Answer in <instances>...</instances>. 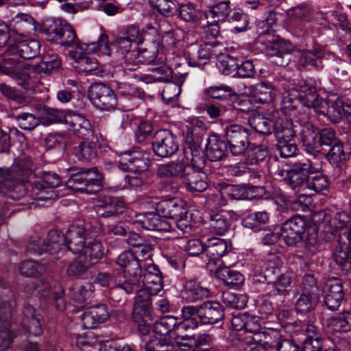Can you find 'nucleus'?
Returning a JSON list of instances; mask_svg holds the SVG:
<instances>
[{
	"label": "nucleus",
	"mask_w": 351,
	"mask_h": 351,
	"mask_svg": "<svg viewBox=\"0 0 351 351\" xmlns=\"http://www.w3.org/2000/svg\"><path fill=\"white\" fill-rule=\"evenodd\" d=\"M66 185L75 191L95 194L102 189V175L96 167L85 169L75 166L67 169Z\"/></svg>",
	"instance_id": "nucleus-1"
},
{
	"label": "nucleus",
	"mask_w": 351,
	"mask_h": 351,
	"mask_svg": "<svg viewBox=\"0 0 351 351\" xmlns=\"http://www.w3.org/2000/svg\"><path fill=\"white\" fill-rule=\"evenodd\" d=\"M309 160L295 162L288 171L278 170V176L296 193H306L308 189V178L318 171Z\"/></svg>",
	"instance_id": "nucleus-2"
},
{
	"label": "nucleus",
	"mask_w": 351,
	"mask_h": 351,
	"mask_svg": "<svg viewBox=\"0 0 351 351\" xmlns=\"http://www.w3.org/2000/svg\"><path fill=\"white\" fill-rule=\"evenodd\" d=\"M41 32L46 40L69 47L73 45L77 35L73 27L60 19L48 21L43 24Z\"/></svg>",
	"instance_id": "nucleus-3"
},
{
	"label": "nucleus",
	"mask_w": 351,
	"mask_h": 351,
	"mask_svg": "<svg viewBox=\"0 0 351 351\" xmlns=\"http://www.w3.org/2000/svg\"><path fill=\"white\" fill-rule=\"evenodd\" d=\"M319 300L316 280L312 275H305L302 279L301 294L295 304L298 313H307L314 310Z\"/></svg>",
	"instance_id": "nucleus-4"
},
{
	"label": "nucleus",
	"mask_w": 351,
	"mask_h": 351,
	"mask_svg": "<svg viewBox=\"0 0 351 351\" xmlns=\"http://www.w3.org/2000/svg\"><path fill=\"white\" fill-rule=\"evenodd\" d=\"M224 138L231 154L234 156L245 154L251 143L250 131L238 124L227 125L225 128Z\"/></svg>",
	"instance_id": "nucleus-5"
},
{
	"label": "nucleus",
	"mask_w": 351,
	"mask_h": 351,
	"mask_svg": "<svg viewBox=\"0 0 351 351\" xmlns=\"http://www.w3.org/2000/svg\"><path fill=\"white\" fill-rule=\"evenodd\" d=\"M205 164V158H196L186 164L182 180L191 191L203 192L208 188L207 176L203 171Z\"/></svg>",
	"instance_id": "nucleus-6"
},
{
	"label": "nucleus",
	"mask_w": 351,
	"mask_h": 351,
	"mask_svg": "<svg viewBox=\"0 0 351 351\" xmlns=\"http://www.w3.org/2000/svg\"><path fill=\"white\" fill-rule=\"evenodd\" d=\"M88 97L91 103L101 110L109 111L117 105V96L108 85L96 82L89 87Z\"/></svg>",
	"instance_id": "nucleus-7"
},
{
	"label": "nucleus",
	"mask_w": 351,
	"mask_h": 351,
	"mask_svg": "<svg viewBox=\"0 0 351 351\" xmlns=\"http://www.w3.org/2000/svg\"><path fill=\"white\" fill-rule=\"evenodd\" d=\"M305 230L304 218L295 215L282 223L280 230V237L288 246H296L302 241V235Z\"/></svg>",
	"instance_id": "nucleus-8"
},
{
	"label": "nucleus",
	"mask_w": 351,
	"mask_h": 351,
	"mask_svg": "<svg viewBox=\"0 0 351 351\" xmlns=\"http://www.w3.org/2000/svg\"><path fill=\"white\" fill-rule=\"evenodd\" d=\"M73 45L75 46V48L74 50L69 51V56L78 63L80 62L81 59H84L86 56V51H88V53L100 52L106 56L111 55L108 36L105 34H101L97 42L80 43V41L76 40Z\"/></svg>",
	"instance_id": "nucleus-9"
},
{
	"label": "nucleus",
	"mask_w": 351,
	"mask_h": 351,
	"mask_svg": "<svg viewBox=\"0 0 351 351\" xmlns=\"http://www.w3.org/2000/svg\"><path fill=\"white\" fill-rule=\"evenodd\" d=\"M90 224H73L69 226L64 235L67 250L73 254L82 252L85 241L91 239L93 235L90 230Z\"/></svg>",
	"instance_id": "nucleus-10"
},
{
	"label": "nucleus",
	"mask_w": 351,
	"mask_h": 351,
	"mask_svg": "<svg viewBox=\"0 0 351 351\" xmlns=\"http://www.w3.org/2000/svg\"><path fill=\"white\" fill-rule=\"evenodd\" d=\"M179 148L176 136L168 130L158 131L154 136L152 149L156 155L160 157H169Z\"/></svg>",
	"instance_id": "nucleus-11"
},
{
	"label": "nucleus",
	"mask_w": 351,
	"mask_h": 351,
	"mask_svg": "<svg viewBox=\"0 0 351 351\" xmlns=\"http://www.w3.org/2000/svg\"><path fill=\"white\" fill-rule=\"evenodd\" d=\"M119 163L129 172H147L149 168V160L138 147L121 152Z\"/></svg>",
	"instance_id": "nucleus-12"
},
{
	"label": "nucleus",
	"mask_w": 351,
	"mask_h": 351,
	"mask_svg": "<svg viewBox=\"0 0 351 351\" xmlns=\"http://www.w3.org/2000/svg\"><path fill=\"white\" fill-rule=\"evenodd\" d=\"M221 195H226L231 199L235 200H251L258 199L261 195L265 193L263 187L258 186H247L246 184H223L221 188Z\"/></svg>",
	"instance_id": "nucleus-13"
},
{
	"label": "nucleus",
	"mask_w": 351,
	"mask_h": 351,
	"mask_svg": "<svg viewBox=\"0 0 351 351\" xmlns=\"http://www.w3.org/2000/svg\"><path fill=\"white\" fill-rule=\"evenodd\" d=\"M140 287L141 280L123 277L110 288V298L115 302L124 304L127 301V295L133 294Z\"/></svg>",
	"instance_id": "nucleus-14"
},
{
	"label": "nucleus",
	"mask_w": 351,
	"mask_h": 351,
	"mask_svg": "<svg viewBox=\"0 0 351 351\" xmlns=\"http://www.w3.org/2000/svg\"><path fill=\"white\" fill-rule=\"evenodd\" d=\"M32 164L30 162H23L21 160L16 162L11 169H0V187L9 186L5 184L6 181L16 180L21 182L27 181L28 177L32 173Z\"/></svg>",
	"instance_id": "nucleus-15"
},
{
	"label": "nucleus",
	"mask_w": 351,
	"mask_h": 351,
	"mask_svg": "<svg viewBox=\"0 0 351 351\" xmlns=\"http://www.w3.org/2000/svg\"><path fill=\"white\" fill-rule=\"evenodd\" d=\"M324 304L332 311H337L344 298V292L340 279L334 278L328 280L324 288Z\"/></svg>",
	"instance_id": "nucleus-16"
},
{
	"label": "nucleus",
	"mask_w": 351,
	"mask_h": 351,
	"mask_svg": "<svg viewBox=\"0 0 351 351\" xmlns=\"http://www.w3.org/2000/svg\"><path fill=\"white\" fill-rule=\"evenodd\" d=\"M12 317V304L0 298V347L8 348L14 337L10 330Z\"/></svg>",
	"instance_id": "nucleus-17"
},
{
	"label": "nucleus",
	"mask_w": 351,
	"mask_h": 351,
	"mask_svg": "<svg viewBox=\"0 0 351 351\" xmlns=\"http://www.w3.org/2000/svg\"><path fill=\"white\" fill-rule=\"evenodd\" d=\"M199 322L203 324H214L224 318V308L216 301H207L200 305Z\"/></svg>",
	"instance_id": "nucleus-18"
},
{
	"label": "nucleus",
	"mask_w": 351,
	"mask_h": 351,
	"mask_svg": "<svg viewBox=\"0 0 351 351\" xmlns=\"http://www.w3.org/2000/svg\"><path fill=\"white\" fill-rule=\"evenodd\" d=\"M97 156V143L90 138L79 141L72 149L69 160L76 162L77 160L88 162Z\"/></svg>",
	"instance_id": "nucleus-19"
},
{
	"label": "nucleus",
	"mask_w": 351,
	"mask_h": 351,
	"mask_svg": "<svg viewBox=\"0 0 351 351\" xmlns=\"http://www.w3.org/2000/svg\"><path fill=\"white\" fill-rule=\"evenodd\" d=\"M156 209L163 217L173 219L188 214L185 204L178 199L162 200L156 204Z\"/></svg>",
	"instance_id": "nucleus-20"
},
{
	"label": "nucleus",
	"mask_w": 351,
	"mask_h": 351,
	"mask_svg": "<svg viewBox=\"0 0 351 351\" xmlns=\"http://www.w3.org/2000/svg\"><path fill=\"white\" fill-rule=\"evenodd\" d=\"M207 95L211 98L223 101L224 105L232 107L237 110H245L237 105H241L242 101L235 95H232V88L228 86H211L206 90Z\"/></svg>",
	"instance_id": "nucleus-21"
},
{
	"label": "nucleus",
	"mask_w": 351,
	"mask_h": 351,
	"mask_svg": "<svg viewBox=\"0 0 351 351\" xmlns=\"http://www.w3.org/2000/svg\"><path fill=\"white\" fill-rule=\"evenodd\" d=\"M117 264L125 269L123 277L141 280L142 269L136 256L131 251H126L121 254Z\"/></svg>",
	"instance_id": "nucleus-22"
},
{
	"label": "nucleus",
	"mask_w": 351,
	"mask_h": 351,
	"mask_svg": "<svg viewBox=\"0 0 351 351\" xmlns=\"http://www.w3.org/2000/svg\"><path fill=\"white\" fill-rule=\"evenodd\" d=\"M251 341L254 344H260L267 349L276 350L283 343L281 335L277 330L263 328L260 333L251 337Z\"/></svg>",
	"instance_id": "nucleus-23"
},
{
	"label": "nucleus",
	"mask_w": 351,
	"mask_h": 351,
	"mask_svg": "<svg viewBox=\"0 0 351 351\" xmlns=\"http://www.w3.org/2000/svg\"><path fill=\"white\" fill-rule=\"evenodd\" d=\"M183 298L189 303L201 302L210 295L208 289L201 285L200 282L194 280H186L182 291Z\"/></svg>",
	"instance_id": "nucleus-24"
},
{
	"label": "nucleus",
	"mask_w": 351,
	"mask_h": 351,
	"mask_svg": "<svg viewBox=\"0 0 351 351\" xmlns=\"http://www.w3.org/2000/svg\"><path fill=\"white\" fill-rule=\"evenodd\" d=\"M268 50L271 56L276 57L275 63L280 66H285L290 61L289 56L292 50V45L289 42L280 39L271 41Z\"/></svg>",
	"instance_id": "nucleus-25"
},
{
	"label": "nucleus",
	"mask_w": 351,
	"mask_h": 351,
	"mask_svg": "<svg viewBox=\"0 0 351 351\" xmlns=\"http://www.w3.org/2000/svg\"><path fill=\"white\" fill-rule=\"evenodd\" d=\"M46 252L54 256L56 258H61L66 252L67 247L64 234L57 230H51L45 239Z\"/></svg>",
	"instance_id": "nucleus-26"
},
{
	"label": "nucleus",
	"mask_w": 351,
	"mask_h": 351,
	"mask_svg": "<svg viewBox=\"0 0 351 351\" xmlns=\"http://www.w3.org/2000/svg\"><path fill=\"white\" fill-rule=\"evenodd\" d=\"M69 129L72 130L79 138L82 139L93 137V130L90 121L84 117L75 114L66 120Z\"/></svg>",
	"instance_id": "nucleus-27"
},
{
	"label": "nucleus",
	"mask_w": 351,
	"mask_h": 351,
	"mask_svg": "<svg viewBox=\"0 0 351 351\" xmlns=\"http://www.w3.org/2000/svg\"><path fill=\"white\" fill-rule=\"evenodd\" d=\"M228 145L218 136L212 135L207 141L206 155L210 161L221 160L226 156Z\"/></svg>",
	"instance_id": "nucleus-28"
},
{
	"label": "nucleus",
	"mask_w": 351,
	"mask_h": 351,
	"mask_svg": "<svg viewBox=\"0 0 351 351\" xmlns=\"http://www.w3.org/2000/svg\"><path fill=\"white\" fill-rule=\"evenodd\" d=\"M325 55L326 51L320 48H313L301 51L298 58V69L302 70L319 67Z\"/></svg>",
	"instance_id": "nucleus-29"
},
{
	"label": "nucleus",
	"mask_w": 351,
	"mask_h": 351,
	"mask_svg": "<svg viewBox=\"0 0 351 351\" xmlns=\"http://www.w3.org/2000/svg\"><path fill=\"white\" fill-rule=\"evenodd\" d=\"M149 289L154 293H158L162 288V274L155 265L147 267L143 274V280H141V287Z\"/></svg>",
	"instance_id": "nucleus-30"
},
{
	"label": "nucleus",
	"mask_w": 351,
	"mask_h": 351,
	"mask_svg": "<svg viewBox=\"0 0 351 351\" xmlns=\"http://www.w3.org/2000/svg\"><path fill=\"white\" fill-rule=\"evenodd\" d=\"M273 130L277 142L292 141L296 133L292 120L287 118H278Z\"/></svg>",
	"instance_id": "nucleus-31"
},
{
	"label": "nucleus",
	"mask_w": 351,
	"mask_h": 351,
	"mask_svg": "<svg viewBox=\"0 0 351 351\" xmlns=\"http://www.w3.org/2000/svg\"><path fill=\"white\" fill-rule=\"evenodd\" d=\"M80 254L92 266L97 263L105 255V248L101 242L94 239L88 241Z\"/></svg>",
	"instance_id": "nucleus-32"
},
{
	"label": "nucleus",
	"mask_w": 351,
	"mask_h": 351,
	"mask_svg": "<svg viewBox=\"0 0 351 351\" xmlns=\"http://www.w3.org/2000/svg\"><path fill=\"white\" fill-rule=\"evenodd\" d=\"M24 316L22 319V326L30 335L38 336L43 332L40 318L35 313V309L30 305L24 308Z\"/></svg>",
	"instance_id": "nucleus-33"
},
{
	"label": "nucleus",
	"mask_w": 351,
	"mask_h": 351,
	"mask_svg": "<svg viewBox=\"0 0 351 351\" xmlns=\"http://www.w3.org/2000/svg\"><path fill=\"white\" fill-rule=\"evenodd\" d=\"M11 51H14L21 58L29 60L34 58L39 53L40 44L37 40H21L10 46Z\"/></svg>",
	"instance_id": "nucleus-34"
},
{
	"label": "nucleus",
	"mask_w": 351,
	"mask_h": 351,
	"mask_svg": "<svg viewBox=\"0 0 351 351\" xmlns=\"http://www.w3.org/2000/svg\"><path fill=\"white\" fill-rule=\"evenodd\" d=\"M228 244L223 239L213 237L207 241L205 253L208 258V263L216 262L227 252Z\"/></svg>",
	"instance_id": "nucleus-35"
},
{
	"label": "nucleus",
	"mask_w": 351,
	"mask_h": 351,
	"mask_svg": "<svg viewBox=\"0 0 351 351\" xmlns=\"http://www.w3.org/2000/svg\"><path fill=\"white\" fill-rule=\"evenodd\" d=\"M339 141L335 131L332 128H323L319 132L313 152L322 154L329 149L330 146L335 145Z\"/></svg>",
	"instance_id": "nucleus-36"
},
{
	"label": "nucleus",
	"mask_w": 351,
	"mask_h": 351,
	"mask_svg": "<svg viewBox=\"0 0 351 351\" xmlns=\"http://www.w3.org/2000/svg\"><path fill=\"white\" fill-rule=\"evenodd\" d=\"M301 104L308 108H317L321 103L315 86L304 84L296 88Z\"/></svg>",
	"instance_id": "nucleus-37"
},
{
	"label": "nucleus",
	"mask_w": 351,
	"mask_h": 351,
	"mask_svg": "<svg viewBox=\"0 0 351 351\" xmlns=\"http://www.w3.org/2000/svg\"><path fill=\"white\" fill-rule=\"evenodd\" d=\"M319 130L310 122H305L300 133V140L308 152H313Z\"/></svg>",
	"instance_id": "nucleus-38"
},
{
	"label": "nucleus",
	"mask_w": 351,
	"mask_h": 351,
	"mask_svg": "<svg viewBox=\"0 0 351 351\" xmlns=\"http://www.w3.org/2000/svg\"><path fill=\"white\" fill-rule=\"evenodd\" d=\"M136 292L135 302L133 306V311L152 312V297L156 295L150 291L147 287H142L138 288Z\"/></svg>",
	"instance_id": "nucleus-39"
},
{
	"label": "nucleus",
	"mask_w": 351,
	"mask_h": 351,
	"mask_svg": "<svg viewBox=\"0 0 351 351\" xmlns=\"http://www.w3.org/2000/svg\"><path fill=\"white\" fill-rule=\"evenodd\" d=\"M327 326L335 332H348L351 330V311H343L337 317L327 319Z\"/></svg>",
	"instance_id": "nucleus-40"
},
{
	"label": "nucleus",
	"mask_w": 351,
	"mask_h": 351,
	"mask_svg": "<svg viewBox=\"0 0 351 351\" xmlns=\"http://www.w3.org/2000/svg\"><path fill=\"white\" fill-rule=\"evenodd\" d=\"M186 164L182 162H172L162 165L157 169V175L160 178H183Z\"/></svg>",
	"instance_id": "nucleus-41"
},
{
	"label": "nucleus",
	"mask_w": 351,
	"mask_h": 351,
	"mask_svg": "<svg viewBox=\"0 0 351 351\" xmlns=\"http://www.w3.org/2000/svg\"><path fill=\"white\" fill-rule=\"evenodd\" d=\"M322 154L331 164L338 167H341L347 158V155L344 152L343 145L341 141L337 142L335 145L330 146Z\"/></svg>",
	"instance_id": "nucleus-42"
},
{
	"label": "nucleus",
	"mask_w": 351,
	"mask_h": 351,
	"mask_svg": "<svg viewBox=\"0 0 351 351\" xmlns=\"http://www.w3.org/2000/svg\"><path fill=\"white\" fill-rule=\"evenodd\" d=\"M230 220L225 212L219 211L210 215V228L215 234L222 235L230 227Z\"/></svg>",
	"instance_id": "nucleus-43"
},
{
	"label": "nucleus",
	"mask_w": 351,
	"mask_h": 351,
	"mask_svg": "<svg viewBox=\"0 0 351 351\" xmlns=\"http://www.w3.org/2000/svg\"><path fill=\"white\" fill-rule=\"evenodd\" d=\"M46 270L45 264L32 260L25 261L19 265L20 274L25 277L38 278Z\"/></svg>",
	"instance_id": "nucleus-44"
},
{
	"label": "nucleus",
	"mask_w": 351,
	"mask_h": 351,
	"mask_svg": "<svg viewBox=\"0 0 351 351\" xmlns=\"http://www.w3.org/2000/svg\"><path fill=\"white\" fill-rule=\"evenodd\" d=\"M249 123L256 132L264 135L271 134L274 126V123L269 119L261 114L250 117Z\"/></svg>",
	"instance_id": "nucleus-45"
},
{
	"label": "nucleus",
	"mask_w": 351,
	"mask_h": 351,
	"mask_svg": "<svg viewBox=\"0 0 351 351\" xmlns=\"http://www.w3.org/2000/svg\"><path fill=\"white\" fill-rule=\"evenodd\" d=\"M0 73L8 75L14 80L23 78L20 64L14 58H4L0 62Z\"/></svg>",
	"instance_id": "nucleus-46"
},
{
	"label": "nucleus",
	"mask_w": 351,
	"mask_h": 351,
	"mask_svg": "<svg viewBox=\"0 0 351 351\" xmlns=\"http://www.w3.org/2000/svg\"><path fill=\"white\" fill-rule=\"evenodd\" d=\"M61 184L60 177L51 172L43 173L42 178L32 183L33 189L42 191L46 189H53L59 186Z\"/></svg>",
	"instance_id": "nucleus-47"
},
{
	"label": "nucleus",
	"mask_w": 351,
	"mask_h": 351,
	"mask_svg": "<svg viewBox=\"0 0 351 351\" xmlns=\"http://www.w3.org/2000/svg\"><path fill=\"white\" fill-rule=\"evenodd\" d=\"M320 104L322 106L326 105L327 106L326 111H322L331 121L336 123L342 118L343 112H344V106L341 100H336L335 101H327L322 100Z\"/></svg>",
	"instance_id": "nucleus-48"
},
{
	"label": "nucleus",
	"mask_w": 351,
	"mask_h": 351,
	"mask_svg": "<svg viewBox=\"0 0 351 351\" xmlns=\"http://www.w3.org/2000/svg\"><path fill=\"white\" fill-rule=\"evenodd\" d=\"M123 278L121 272L117 269H112L106 271H99L95 277V282L102 287H110L117 285Z\"/></svg>",
	"instance_id": "nucleus-49"
},
{
	"label": "nucleus",
	"mask_w": 351,
	"mask_h": 351,
	"mask_svg": "<svg viewBox=\"0 0 351 351\" xmlns=\"http://www.w3.org/2000/svg\"><path fill=\"white\" fill-rule=\"evenodd\" d=\"M132 318L139 332L143 335L148 334L152 325V312L133 311Z\"/></svg>",
	"instance_id": "nucleus-50"
},
{
	"label": "nucleus",
	"mask_w": 351,
	"mask_h": 351,
	"mask_svg": "<svg viewBox=\"0 0 351 351\" xmlns=\"http://www.w3.org/2000/svg\"><path fill=\"white\" fill-rule=\"evenodd\" d=\"M217 276L228 286L237 285L243 282L244 278L241 274L231 270L228 267L220 268L217 271Z\"/></svg>",
	"instance_id": "nucleus-51"
},
{
	"label": "nucleus",
	"mask_w": 351,
	"mask_h": 351,
	"mask_svg": "<svg viewBox=\"0 0 351 351\" xmlns=\"http://www.w3.org/2000/svg\"><path fill=\"white\" fill-rule=\"evenodd\" d=\"M251 95L255 100L261 104L269 103L273 98L272 88L265 83L253 86L251 89Z\"/></svg>",
	"instance_id": "nucleus-52"
},
{
	"label": "nucleus",
	"mask_w": 351,
	"mask_h": 351,
	"mask_svg": "<svg viewBox=\"0 0 351 351\" xmlns=\"http://www.w3.org/2000/svg\"><path fill=\"white\" fill-rule=\"evenodd\" d=\"M229 1L218 3L206 12V19L215 20V22H223L229 14Z\"/></svg>",
	"instance_id": "nucleus-53"
},
{
	"label": "nucleus",
	"mask_w": 351,
	"mask_h": 351,
	"mask_svg": "<svg viewBox=\"0 0 351 351\" xmlns=\"http://www.w3.org/2000/svg\"><path fill=\"white\" fill-rule=\"evenodd\" d=\"M92 292L85 286L75 285L69 289V295L71 300L83 307L90 298Z\"/></svg>",
	"instance_id": "nucleus-54"
},
{
	"label": "nucleus",
	"mask_w": 351,
	"mask_h": 351,
	"mask_svg": "<svg viewBox=\"0 0 351 351\" xmlns=\"http://www.w3.org/2000/svg\"><path fill=\"white\" fill-rule=\"evenodd\" d=\"M281 274L279 258L277 256H273L267 262L264 270V277L268 284H272Z\"/></svg>",
	"instance_id": "nucleus-55"
},
{
	"label": "nucleus",
	"mask_w": 351,
	"mask_h": 351,
	"mask_svg": "<svg viewBox=\"0 0 351 351\" xmlns=\"http://www.w3.org/2000/svg\"><path fill=\"white\" fill-rule=\"evenodd\" d=\"M147 351H173L174 346L171 339L167 338H155L145 344Z\"/></svg>",
	"instance_id": "nucleus-56"
},
{
	"label": "nucleus",
	"mask_w": 351,
	"mask_h": 351,
	"mask_svg": "<svg viewBox=\"0 0 351 351\" xmlns=\"http://www.w3.org/2000/svg\"><path fill=\"white\" fill-rule=\"evenodd\" d=\"M223 300L230 308L243 309L247 304V297L243 294L228 292L223 295Z\"/></svg>",
	"instance_id": "nucleus-57"
},
{
	"label": "nucleus",
	"mask_w": 351,
	"mask_h": 351,
	"mask_svg": "<svg viewBox=\"0 0 351 351\" xmlns=\"http://www.w3.org/2000/svg\"><path fill=\"white\" fill-rule=\"evenodd\" d=\"M91 265L80 255L77 258L69 265L66 272L69 276H80L86 272Z\"/></svg>",
	"instance_id": "nucleus-58"
},
{
	"label": "nucleus",
	"mask_w": 351,
	"mask_h": 351,
	"mask_svg": "<svg viewBox=\"0 0 351 351\" xmlns=\"http://www.w3.org/2000/svg\"><path fill=\"white\" fill-rule=\"evenodd\" d=\"M20 128L25 130H32L40 123L38 118L34 114L27 112H23L15 117Z\"/></svg>",
	"instance_id": "nucleus-59"
},
{
	"label": "nucleus",
	"mask_w": 351,
	"mask_h": 351,
	"mask_svg": "<svg viewBox=\"0 0 351 351\" xmlns=\"http://www.w3.org/2000/svg\"><path fill=\"white\" fill-rule=\"evenodd\" d=\"M176 319L172 316H165L154 324L156 332L160 335H168L173 329L175 330Z\"/></svg>",
	"instance_id": "nucleus-60"
},
{
	"label": "nucleus",
	"mask_w": 351,
	"mask_h": 351,
	"mask_svg": "<svg viewBox=\"0 0 351 351\" xmlns=\"http://www.w3.org/2000/svg\"><path fill=\"white\" fill-rule=\"evenodd\" d=\"M292 282V275L290 272L286 271L282 273L272 285L275 290L280 295H286L289 293L288 287L291 286Z\"/></svg>",
	"instance_id": "nucleus-61"
},
{
	"label": "nucleus",
	"mask_w": 351,
	"mask_h": 351,
	"mask_svg": "<svg viewBox=\"0 0 351 351\" xmlns=\"http://www.w3.org/2000/svg\"><path fill=\"white\" fill-rule=\"evenodd\" d=\"M159 217V214L154 213H140L136 216V222L145 230H155Z\"/></svg>",
	"instance_id": "nucleus-62"
},
{
	"label": "nucleus",
	"mask_w": 351,
	"mask_h": 351,
	"mask_svg": "<svg viewBox=\"0 0 351 351\" xmlns=\"http://www.w3.org/2000/svg\"><path fill=\"white\" fill-rule=\"evenodd\" d=\"M60 66V60L56 56L45 55L38 65L40 72L50 75L53 70L58 69Z\"/></svg>",
	"instance_id": "nucleus-63"
},
{
	"label": "nucleus",
	"mask_w": 351,
	"mask_h": 351,
	"mask_svg": "<svg viewBox=\"0 0 351 351\" xmlns=\"http://www.w3.org/2000/svg\"><path fill=\"white\" fill-rule=\"evenodd\" d=\"M72 344L75 343L79 351H97V346L88 339L87 336L74 334L71 337Z\"/></svg>",
	"instance_id": "nucleus-64"
}]
</instances>
